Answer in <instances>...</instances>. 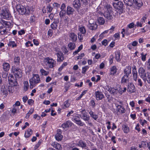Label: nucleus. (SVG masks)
<instances>
[{
  "label": "nucleus",
  "mask_w": 150,
  "mask_h": 150,
  "mask_svg": "<svg viewBox=\"0 0 150 150\" xmlns=\"http://www.w3.org/2000/svg\"><path fill=\"white\" fill-rule=\"evenodd\" d=\"M80 112L81 114V115H80L81 118L86 121V122L89 125L91 126H92V123L89 121L90 119V116L87 115V113L86 112L85 109L82 110Z\"/></svg>",
  "instance_id": "nucleus-1"
},
{
  "label": "nucleus",
  "mask_w": 150,
  "mask_h": 150,
  "mask_svg": "<svg viewBox=\"0 0 150 150\" xmlns=\"http://www.w3.org/2000/svg\"><path fill=\"white\" fill-rule=\"evenodd\" d=\"M43 62L48 68H52L56 65V61L52 58L47 57L45 59Z\"/></svg>",
  "instance_id": "nucleus-2"
},
{
  "label": "nucleus",
  "mask_w": 150,
  "mask_h": 150,
  "mask_svg": "<svg viewBox=\"0 0 150 150\" xmlns=\"http://www.w3.org/2000/svg\"><path fill=\"white\" fill-rule=\"evenodd\" d=\"M16 8L19 13L21 14H28L30 13V11L28 8H26L22 5H17Z\"/></svg>",
  "instance_id": "nucleus-3"
},
{
  "label": "nucleus",
  "mask_w": 150,
  "mask_h": 150,
  "mask_svg": "<svg viewBox=\"0 0 150 150\" xmlns=\"http://www.w3.org/2000/svg\"><path fill=\"white\" fill-rule=\"evenodd\" d=\"M116 110L114 109V113L117 115L119 114H123L125 112L126 110L123 106L120 105L116 104Z\"/></svg>",
  "instance_id": "nucleus-4"
},
{
  "label": "nucleus",
  "mask_w": 150,
  "mask_h": 150,
  "mask_svg": "<svg viewBox=\"0 0 150 150\" xmlns=\"http://www.w3.org/2000/svg\"><path fill=\"white\" fill-rule=\"evenodd\" d=\"M1 16L2 18L8 20H9L11 17L10 12L6 9H3L1 10Z\"/></svg>",
  "instance_id": "nucleus-5"
},
{
  "label": "nucleus",
  "mask_w": 150,
  "mask_h": 150,
  "mask_svg": "<svg viewBox=\"0 0 150 150\" xmlns=\"http://www.w3.org/2000/svg\"><path fill=\"white\" fill-rule=\"evenodd\" d=\"M100 5L104 6V9L105 12H113L112 8L111 5L108 4L106 1H103L100 3Z\"/></svg>",
  "instance_id": "nucleus-6"
},
{
  "label": "nucleus",
  "mask_w": 150,
  "mask_h": 150,
  "mask_svg": "<svg viewBox=\"0 0 150 150\" xmlns=\"http://www.w3.org/2000/svg\"><path fill=\"white\" fill-rule=\"evenodd\" d=\"M12 71L16 78H19L22 76V71L20 69L16 68H13Z\"/></svg>",
  "instance_id": "nucleus-7"
},
{
  "label": "nucleus",
  "mask_w": 150,
  "mask_h": 150,
  "mask_svg": "<svg viewBox=\"0 0 150 150\" xmlns=\"http://www.w3.org/2000/svg\"><path fill=\"white\" fill-rule=\"evenodd\" d=\"M8 79L9 83L10 85L13 86H17L18 83L17 78H16L15 79L13 76L10 74L8 75Z\"/></svg>",
  "instance_id": "nucleus-8"
},
{
  "label": "nucleus",
  "mask_w": 150,
  "mask_h": 150,
  "mask_svg": "<svg viewBox=\"0 0 150 150\" xmlns=\"http://www.w3.org/2000/svg\"><path fill=\"white\" fill-rule=\"evenodd\" d=\"M98 25L96 22H93V23H91L89 22L87 27L90 30H95L97 29Z\"/></svg>",
  "instance_id": "nucleus-9"
},
{
  "label": "nucleus",
  "mask_w": 150,
  "mask_h": 150,
  "mask_svg": "<svg viewBox=\"0 0 150 150\" xmlns=\"http://www.w3.org/2000/svg\"><path fill=\"white\" fill-rule=\"evenodd\" d=\"M132 74L133 75V79L134 81L137 82V80L138 78V74L137 71L136 66L134 65L132 67Z\"/></svg>",
  "instance_id": "nucleus-10"
},
{
  "label": "nucleus",
  "mask_w": 150,
  "mask_h": 150,
  "mask_svg": "<svg viewBox=\"0 0 150 150\" xmlns=\"http://www.w3.org/2000/svg\"><path fill=\"white\" fill-rule=\"evenodd\" d=\"M127 91L130 93H134L135 92V87L133 83H128Z\"/></svg>",
  "instance_id": "nucleus-11"
},
{
  "label": "nucleus",
  "mask_w": 150,
  "mask_h": 150,
  "mask_svg": "<svg viewBox=\"0 0 150 150\" xmlns=\"http://www.w3.org/2000/svg\"><path fill=\"white\" fill-rule=\"evenodd\" d=\"M72 5L73 7L78 11L81 6L80 0H73Z\"/></svg>",
  "instance_id": "nucleus-12"
},
{
  "label": "nucleus",
  "mask_w": 150,
  "mask_h": 150,
  "mask_svg": "<svg viewBox=\"0 0 150 150\" xmlns=\"http://www.w3.org/2000/svg\"><path fill=\"white\" fill-rule=\"evenodd\" d=\"M96 98L97 100H100L104 97V96L102 92L98 91L95 92Z\"/></svg>",
  "instance_id": "nucleus-13"
},
{
  "label": "nucleus",
  "mask_w": 150,
  "mask_h": 150,
  "mask_svg": "<svg viewBox=\"0 0 150 150\" xmlns=\"http://www.w3.org/2000/svg\"><path fill=\"white\" fill-rule=\"evenodd\" d=\"M30 79H33V82L35 84L40 83V81L39 75L37 74H33V77Z\"/></svg>",
  "instance_id": "nucleus-14"
},
{
  "label": "nucleus",
  "mask_w": 150,
  "mask_h": 150,
  "mask_svg": "<svg viewBox=\"0 0 150 150\" xmlns=\"http://www.w3.org/2000/svg\"><path fill=\"white\" fill-rule=\"evenodd\" d=\"M113 6L115 8L118 9L123 7V4L122 2L120 1L114 3Z\"/></svg>",
  "instance_id": "nucleus-15"
},
{
  "label": "nucleus",
  "mask_w": 150,
  "mask_h": 150,
  "mask_svg": "<svg viewBox=\"0 0 150 150\" xmlns=\"http://www.w3.org/2000/svg\"><path fill=\"white\" fill-rule=\"evenodd\" d=\"M131 67L130 66H127L124 70V75L129 76L131 73Z\"/></svg>",
  "instance_id": "nucleus-16"
},
{
  "label": "nucleus",
  "mask_w": 150,
  "mask_h": 150,
  "mask_svg": "<svg viewBox=\"0 0 150 150\" xmlns=\"http://www.w3.org/2000/svg\"><path fill=\"white\" fill-rule=\"evenodd\" d=\"M63 137L61 135V131L60 129L57 130V133L55 135V138L56 140L58 141H61Z\"/></svg>",
  "instance_id": "nucleus-17"
},
{
  "label": "nucleus",
  "mask_w": 150,
  "mask_h": 150,
  "mask_svg": "<svg viewBox=\"0 0 150 150\" xmlns=\"http://www.w3.org/2000/svg\"><path fill=\"white\" fill-rule=\"evenodd\" d=\"M108 90L110 93L114 95L117 94L118 92V90L115 87H110L108 88Z\"/></svg>",
  "instance_id": "nucleus-18"
},
{
  "label": "nucleus",
  "mask_w": 150,
  "mask_h": 150,
  "mask_svg": "<svg viewBox=\"0 0 150 150\" xmlns=\"http://www.w3.org/2000/svg\"><path fill=\"white\" fill-rule=\"evenodd\" d=\"M113 12H104V17L106 18L108 20H111L112 18V14Z\"/></svg>",
  "instance_id": "nucleus-19"
},
{
  "label": "nucleus",
  "mask_w": 150,
  "mask_h": 150,
  "mask_svg": "<svg viewBox=\"0 0 150 150\" xmlns=\"http://www.w3.org/2000/svg\"><path fill=\"white\" fill-rule=\"evenodd\" d=\"M72 124L70 121H67L62 125V126L63 128L65 129L71 127Z\"/></svg>",
  "instance_id": "nucleus-20"
},
{
  "label": "nucleus",
  "mask_w": 150,
  "mask_h": 150,
  "mask_svg": "<svg viewBox=\"0 0 150 150\" xmlns=\"http://www.w3.org/2000/svg\"><path fill=\"white\" fill-rule=\"evenodd\" d=\"M75 10L71 7L68 6L67 7V14L68 15H72L73 14Z\"/></svg>",
  "instance_id": "nucleus-21"
},
{
  "label": "nucleus",
  "mask_w": 150,
  "mask_h": 150,
  "mask_svg": "<svg viewBox=\"0 0 150 150\" xmlns=\"http://www.w3.org/2000/svg\"><path fill=\"white\" fill-rule=\"evenodd\" d=\"M0 23L3 26H5L6 28H10L11 25V23L10 22L5 21L4 20H1Z\"/></svg>",
  "instance_id": "nucleus-22"
},
{
  "label": "nucleus",
  "mask_w": 150,
  "mask_h": 150,
  "mask_svg": "<svg viewBox=\"0 0 150 150\" xmlns=\"http://www.w3.org/2000/svg\"><path fill=\"white\" fill-rule=\"evenodd\" d=\"M33 133V130L31 129H28L25 131L24 136L26 138H28L31 136Z\"/></svg>",
  "instance_id": "nucleus-23"
},
{
  "label": "nucleus",
  "mask_w": 150,
  "mask_h": 150,
  "mask_svg": "<svg viewBox=\"0 0 150 150\" xmlns=\"http://www.w3.org/2000/svg\"><path fill=\"white\" fill-rule=\"evenodd\" d=\"M77 144L78 146L82 147V148L87 149L88 148L86 146V143L82 140L79 141Z\"/></svg>",
  "instance_id": "nucleus-24"
},
{
  "label": "nucleus",
  "mask_w": 150,
  "mask_h": 150,
  "mask_svg": "<svg viewBox=\"0 0 150 150\" xmlns=\"http://www.w3.org/2000/svg\"><path fill=\"white\" fill-rule=\"evenodd\" d=\"M57 61L58 62H62L64 59V55L61 52L57 53Z\"/></svg>",
  "instance_id": "nucleus-25"
},
{
  "label": "nucleus",
  "mask_w": 150,
  "mask_h": 150,
  "mask_svg": "<svg viewBox=\"0 0 150 150\" xmlns=\"http://www.w3.org/2000/svg\"><path fill=\"white\" fill-rule=\"evenodd\" d=\"M133 4L136 5L138 7H141L143 3L141 0H133Z\"/></svg>",
  "instance_id": "nucleus-26"
},
{
  "label": "nucleus",
  "mask_w": 150,
  "mask_h": 150,
  "mask_svg": "<svg viewBox=\"0 0 150 150\" xmlns=\"http://www.w3.org/2000/svg\"><path fill=\"white\" fill-rule=\"evenodd\" d=\"M1 94L2 95H4L5 96H6L8 94V91L5 88V86H2L1 88Z\"/></svg>",
  "instance_id": "nucleus-27"
},
{
  "label": "nucleus",
  "mask_w": 150,
  "mask_h": 150,
  "mask_svg": "<svg viewBox=\"0 0 150 150\" xmlns=\"http://www.w3.org/2000/svg\"><path fill=\"white\" fill-rule=\"evenodd\" d=\"M69 37L71 40L73 42H75L77 39V37L76 35L73 33H71L69 34Z\"/></svg>",
  "instance_id": "nucleus-28"
},
{
  "label": "nucleus",
  "mask_w": 150,
  "mask_h": 150,
  "mask_svg": "<svg viewBox=\"0 0 150 150\" xmlns=\"http://www.w3.org/2000/svg\"><path fill=\"white\" fill-rule=\"evenodd\" d=\"M117 69L115 66H113L110 68V74L114 75L117 72Z\"/></svg>",
  "instance_id": "nucleus-29"
},
{
  "label": "nucleus",
  "mask_w": 150,
  "mask_h": 150,
  "mask_svg": "<svg viewBox=\"0 0 150 150\" xmlns=\"http://www.w3.org/2000/svg\"><path fill=\"white\" fill-rule=\"evenodd\" d=\"M91 117L93 118L95 120H96L98 118V115L94 114V112L92 110H90L89 112Z\"/></svg>",
  "instance_id": "nucleus-30"
},
{
  "label": "nucleus",
  "mask_w": 150,
  "mask_h": 150,
  "mask_svg": "<svg viewBox=\"0 0 150 150\" xmlns=\"http://www.w3.org/2000/svg\"><path fill=\"white\" fill-rule=\"evenodd\" d=\"M3 69L4 71H7L10 68V66L9 64L6 62L4 63L3 64Z\"/></svg>",
  "instance_id": "nucleus-31"
},
{
  "label": "nucleus",
  "mask_w": 150,
  "mask_h": 150,
  "mask_svg": "<svg viewBox=\"0 0 150 150\" xmlns=\"http://www.w3.org/2000/svg\"><path fill=\"white\" fill-rule=\"evenodd\" d=\"M74 120V122L76 124L80 126H82L84 125V122H82V121L80 120H77V118L76 117L75 118Z\"/></svg>",
  "instance_id": "nucleus-32"
},
{
  "label": "nucleus",
  "mask_w": 150,
  "mask_h": 150,
  "mask_svg": "<svg viewBox=\"0 0 150 150\" xmlns=\"http://www.w3.org/2000/svg\"><path fill=\"white\" fill-rule=\"evenodd\" d=\"M69 48L71 50H74L76 47V45L74 42H71L68 45Z\"/></svg>",
  "instance_id": "nucleus-33"
},
{
  "label": "nucleus",
  "mask_w": 150,
  "mask_h": 150,
  "mask_svg": "<svg viewBox=\"0 0 150 150\" xmlns=\"http://www.w3.org/2000/svg\"><path fill=\"white\" fill-rule=\"evenodd\" d=\"M58 21H54L51 24V28L54 30H55L58 27Z\"/></svg>",
  "instance_id": "nucleus-34"
},
{
  "label": "nucleus",
  "mask_w": 150,
  "mask_h": 150,
  "mask_svg": "<svg viewBox=\"0 0 150 150\" xmlns=\"http://www.w3.org/2000/svg\"><path fill=\"white\" fill-rule=\"evenodd\" d=\"M129 78V76L124 75L122 79L121 82L123 83H127L128 81Z\"/></svg>",
  "instance_id": "nucleus-35"
},
{
  "label": "nucleus",
  "mask_w": 150,
  "mask_h": 150,
  "mask_svg": "<svg viewBox=\"0 0 150 150\" xmlns=\"http://www.w3.org/2000/svg\"><path fill=\"white\" fill-rule=\"evenodd\" d=\"M79 30L82 34H85L86 33V30L84 26L83 25L79 26Z\"/></svg>",
  "instance_id": "nucleus-36"
},
{
  "label": "nucleus",
  "mask_w": 150,
  "mask_h": 150,
  "mask_svg": "<svg viewBox=\"0 0 150 150\" xmlns=\"http://www.w3.org/2000/svg\"><path fill=\"white\" fill-rule=\"evenodd\" d=\"M134 83H135L136 84H137L138 86H139L140 87L142 86L143 84V82L142 80L139 78H138V79H137V82L134 81Z\"/></svg>",
  "instance_id": "nucleus-37"
},
{
  "label": "nucleus",
  "mask_w": 150,
  "mask_h": 150,
  "mask_svg": "<svg viewBox=\"0 0 150 150\" xmlns=\"http://www.w3.org/2000/svg\"><path fill=\"white\" fill-rule=\"evenodd\" d=\"M145 73V70L142 67H140L138 69V74L140 76Z\"/></svg>",
  "instance_id": "nucleus-38"
},
{
  "label": "nucleus",
  "mask_w": 150,
  "mask_h": 150,
  "mask_svg": "<svg viewBox=\"0 0 150 150\" xmlns=\"http://www.w3.org/2000/svg\"><path fill=\"white\" fill-rule=\"evenodd\" d=\"M125 4L130 6H132L133 4L132 1V0H123Z\"/></svg>",
  "instance_id": "nucleus-39"
},
{
  "label": "nucleus",
  "mask_w": 150,
  "mask_h": 150,
  "mask_svg": "<svg viewBox=\"0 0 150 150\" xmlns=\"http://www.w3.org/2000/svg\"><path fill=\"white\" fill-rule=\"evenodd\" d=\"M120 53L119 51L116 52L115 53V59L116 60L119 62L121 60L120 58Z\"/></svg>",
  "instance_id": "nucleus-40"
},
{
  "label": "nucleus",
  "mask_w": 150,
  "mask_h": 150,
  "mask_svg": "<svg viewBox=\"0 0 150 150\" xmlns=\"http://www.w3.org/2000/svg\"><path fill=\"white\" fill-rule=\"evenodd\" d=\"M51 145L55 148L58 150L61 148V145L58 143H53Z\"/></svg>",
  "instance_id": "nucleus-41"
},
{
  "label": "nucleus",
  "mask_w": 150,
  "mask_h": 150,
  "mask_svg": "<svg viewBox=\"0 0 150 150\" xmlns=\"http://www.w3.org/2000/svg\"><path fill=\"white\" fill-rule=\"evenodd\" d=\"M122 129L124 133H127L129 131V127L126 125H123L122 126Z\"/></svg>",
  "instance_id": "nucleus-42"
},
{
  "label": "nucleus",
  "mask_w": 150,
  "mask_h": 150,
  "mask_svg": "<svg viewBox=\"0 0 150 150\" xmlns=\"http://www.w3.org/2000/svg\"><path fill=\"white\" fill-rule=\"evenodd\" d=\"M66 10H61L59 13V16L60 18H63V17L66 15Z\"/></svg>",
  "instance_id": "nucleus-43"
},
{
  "label": "nucleus",
  "mask_w": 150,
  "mask_h": 150,
  "mask_svg": "<svg viewBox=\"0 0 150 150\" xmlns=\"http://www.w3.org/2000/svg\"><path fill=\"white\" fill-rule=\"evenodd\" d=\"M23 88L25 91H27L29 87L28 82L27 81H24L23 82Z\"/></svg>",
  "instance_id": "nucleus-44"
},
{
  "label": "nucleus",
  "mask_w": 150,
  "mask_h": 150,
  "mask_svg": "<svg viewBox=\"0 0 150 150\" xmlns=\"http://www.w3.org/2000/svg\"><path fill=\"white\" fill-rule=\"evenodd\" d=\"M14 62L16 65H19L20 62V57L18 56L15 57L14 59Z\"/></svg>",
  "instance_id": "nucleus-45"
},
{
  "label": "nucleus",
  "mask_w": 150,
  "mask_h": 150,
  "mask_svg": "<svg viewBox=\"0 0 150 150\" xmlns=\"http://www.w3.org/2000/svg\"><path fill=\"white\" fill-rule=\"evenodd\" d=\"M98 21L100 24L101 25H103L105 23V21L103 18L100 17L98 19Z\"/></svg>",
  "instance_id": "nucleus-46"
},
{
  "label": "nucleus",
  "mask_w": 150,
  "mask_h": 150,
  "mask_svg": "<svg viewBox=\"0 0 150 150\" xmlns=\"http://www.w3.org/2000/svg\"><path fill=\"white\" fill-rule=\"evenodd\" d=\"M8 45L9 46L12 47L13 48L17 46V45L14 41H10L8 44Z\"/></svg>",
  "instance_id": "nucleus-47"
},
{
  "label": "nucleus",
  "mask_w": 150,
  "mask_h": 150,
  "mask_svg": "<svg viewBox=\"0 0 150 150\" xmlns=\"http://www.w3.org/2000/svg\"><path fill=\"white\" fill-rule=\"evenodd\" d=\"M34 111V109L33 108H31L29 112L26 114L25 118L26 119L28 118L30 115H31Z\"/></svg>",
  "instance_id": "nucleus-48"
},
{
  "label": "nucleus",
  "mask_w": 150,
  "mask_h": 150,
  "mask_svg": "<svg viewBox=\"0 0 150 150\" xmlns=\"http://www.w3.org/2000/svg\"><path fill=\"white\" fill-rule=\"evenodd\" d=\"M7 33L6 29H4V27L1 26L0 27V34L4 35Z\"/></svg>",
  "instance_id": "nucleus-49"
},
{
  "label": "nucleus",
  "mask_w": 150,
  "mask_h": 150,
  "mask_svg": "<svg viewBox=\"0 0 150 150\" xmlns=\"http://www.w3.org/2000/svg\"><path fill=\"white\" fill-rule=\"evenodd\" d=\"M40 71L42 75L47 76L49 74V72L46 71L42 68L40 69Z\"/></svg>",
  "instance_id": "nucleus-50"
},
{
  "label": "nucleus",
  "mask_w": 150,
  "mask_h": 150,
  "mask_svg": "<svg viewBox=\"0 0 150 150\" xmlns=\"http://www.w3.org/2000/svg\"><path fill=\"white\" fill-rule=\"evenodd\" d=\"M140 77L142 79L144 82H146V81L147 76H146V73L142 75H141V76Z\"/></svg>",
  "instance_id": "nucleus-51"
},
{
  "label": "nucleus",
  "mask_w": 150,
  "mask_h": 150,
  "mask_svg": "<svg viewBox=\"0 0 150 150\" xmlns=\"http://www.w3.org/2000/svg\"><path fill=\"white\" fill-rule=\"evenodd\" d=\"M118 11H117V16L118 17H120L121 15L123 13V10L122 8L118 9Z\"/></svg>",
  "instance_id": "nucleus-52"
},
{
  "label": "nucleus",
  "mask_w": 150,
  "mask_h": 150,
  "mask_svg": "<svg viewBox=\"0 0 150 150\" xmlns=\"http://www.w3.org/2000/svg\"><path fill=\"white\" fill-rule=\"evenodd\" d=\"M67 65V62H64L63 63L61 67L59 68L58 69V70L59 71H61L63 68L66 66Z\"/></svg>",
  "instance_id": "nucleus-53"
},
{
  "label": "nucleus",
  "mask_w": 150,
  "mask_h": 150,
  "mask_svg": "<svg viewBox=\"0 0 150 150\" xmlns=\"http://www.w3.org/2000/svg\"><path fill=\"white\" fill-rule=\"evenodd\" d=\"M89 68V67L87 66L83 67L82 68V73L83 74H85V72Z\"/></svg>",
  "instance_id": "nucleus-54"
},
{
  "label": "nucleus",
  "mask_w": 150,
  "mask_h": 150,
  "mask_svg": "<svg viewBox=\"0 0 150 150\" xmlns=\"http://www.w3.org/2000/svg\"><path fill=\"white\" fill-rule=\"evenodd\" d=\"M30 84V89H32L33 87L35 86V84L33 82V80L32 79H30L29 80Z\"/></svg>",
  "instance_id": "nucleus-55"
},
{
  "label": "nucleus",
  "mask_w": 150,
  "mask_h": 150,
  "mask_svg": "<svg viewBox=\"0 0 150 150\" xmlns=\"http://www.w3.org/2000/svg\"><path fill=\"white\" fill-rule=\"evenodd\" d=\"M8 74L7 71H4L2 72V77L4 78H6L7 77Z\"/></svg>",
  "instance_id": "nucleus-56"
},
{
  "label": "nucleus",
  "mask_w": 150,
  "mask_h": 150,
  "mask_svg": "<svg viewBox=\"0 0 150 150\" xmlns=\"http://www.w3.org/2000/svg\"><path fill=\"white\" fill-rule=\"evenodd\" d=\"M52 7L50 5H48L47 7V11L49 13H50L52 11Z\"/></svg>",
  "instance_id": "nucleus-57"
},
{
  "label": "nucleus",
  "mask_w": 150,
  "mask_h": 150,
  "mask_svg": "<svg viewBox=\"0 0 150 150\" xmlns=\"http://www.w3.org/2000/svg\"><path fill=\"white\" fill-rule=\"evenodd\" d=\"M114 58L113 55L112 54L111 55L110 57V58L109 59V62L110 64H111L113 63V59Z\"/></svg>",
  "instance_id": "nucleus-58"
},
{
  "label": "nucleus",
  "mask_w": 150,
  "mask_h": 150,
  "mask_svg": "<svg viewBox=\"0 0 150 150\" xmlns=\"http://www.w3.org/2000/svg\"><path fill=\"white\" fill-rule=\"evenodd\" d=\"M127 88L126 87L124 88L123 90H122L121 88L118 90V92L120 94H122L123 93H124L126 91Z\"/></svg>",
  "instance_id": "nucleus-59"
},
{
  "label": "nucleus",
  "mask_w": 150,
  "mask_h": 150,
  "mask_svg": "<svg viewBox=\"0 0 150 150\" xmlns=\"http://www.w3.org/2000/svg\"><path fill=\"white\" fill-rule=\"evenodd\" d=\"M141 55L142 56V60L143 61H144L146 60V54L145 55L144 54V53L143 52L141 53Z\"/></svg>",
  "instance_id": "nucleus-60"
},
{
  "label": "nucleus",
  "mask_w": 150,
  "mask_h": 150,
  "mask_svg": "<svg viewBox=\"0 0 150 150\" xmlns=\"http://www.w3.org/2000/svg\"><path fill=\"white\" fill-rule=\"evenodd\" d=\"M114 37L115 39H119L120 38V34L119 33H117L114 35Z\"/></svg>",
  "instance_id": "nucleus-61"
},
{
  "label": "nucleus",
  "mask_w": 150,
  "mask_h": 150,
  "mask_svg": "<svg viewBox=\"0 0 150 150\" xmlns=\"http://www.w3.org/2000/svg\"><path fill=\"white\" fill-rule=\"evenodd\" d=\"M86 91V90H85L80 95L79 97H78V99H81L83 95L85 94Z\"/></svg>",
  "instance_id": "nucleus-62"
},
{
  "label": "nucleus",
  "mask_w": 150,
  "mask_h": 150,
  "mask_svg": "<svg viewBox=\"0 0 150 150\" xmlns=\"http://www.w3.org/2000/svg\"><path fill=\"white\" fill-rule=\"evenodd\" d=\"M34 102V100L31 99L28 100V103L29 105H32L33 103Z\"/></svg>",
  "instance_id": "nucleus-63"
},
{
  "label": "nucleus",
  "mask_w": 150,
  "mask_h": 150,
  "mask_svg": "<svg viewBox=\"0 0 150 150\" xmlns=\"http://www.w3.org/2000/svg\"><path fill=\"white\" fill-rule=\"evenodd\" d=\"M69 105V103L68 100L66 101L64 103V106L66 107H68Z\"/></svg>",
  "instance_id": "nucleus-64"
}]
</instances>
